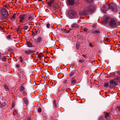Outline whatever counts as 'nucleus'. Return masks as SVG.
<instances>
[{
  "label": "nucleus",
  "mask_w": 120,
  "mask_h": 120,
  "mask_svg": "<svg viewBox=\"0 0 120 120\" xmlns=\"http://www.w3.org/2000/svg\"><path fill=\"white\" fill-rule=\"evenodd\" d=\"M83 61H82V60H79V62H83Z\"/></svg>",
  "instance_id": "50"
},
{
  "label": "nucleus",
  "mask_w": 120,
  "mask_h": 120,
  "mask_svg": "<svg viewBox=\"0 0 120 120\" xmlns=\"http://www.w3.org/2000/svg\"><path fill=\"white\" fill-rule=\"evenodd\" d=\"M67 80H65L63 82L64 83V84H66L67 83Z\"/></svg>",
  "instance_id": "36"
},
{
  "label": "nucleus",
  "mask_w": 120,
  "mask_h": 120,
  "mask_svg": "<svg viewBox=\"0 0 120 120\" xmlns=\"http://www.w3.org/2000/svg\"><path fill=\"white\" fill-rule=\"evenodd\" d=\"M111 18H110L107 17L105 16V17L102 22L103 24H106L108 22H109V20Z\"/></svg>",
  "instance_id": "9"
},
{
  "label": "nucleus",
  "mask_w": 120,
  "mask_h": 120,
  "mask_svg": "<svg viewBox=\"0 0 120 120\" xmlns=\"http://www.w3.org/2000/svg\"><path fill=\"white\" fill-rule=\"evenodd\" d=\"M35 32H36V33H37V32H38V30H36Z\"/></svg>",
  "instance_id": "55"
},
{
  "label": "nucleus",
  "mask_w": 120,
  "mask_h": 120,
  "mask_svg": "<svg viewBox=\"0 0 120 120\" xmlns=\"http://www.w3.org/2000/svg\"><path fill=\"white\" fill-rule=\"evenodd\" d=\"M24 52L27 55H29L31 54H34V51H31L30 50H29L28 51L26 50H24Z\"/></svg>",
  "instance_id": "11"
},
{
  "label": "nucleus",
  "mask_w": 120,
  "mask_h": 120,
  "mask_svg": "<svg viewBox=\"0 0 120 120\" xmlns=\"http://www.w3.org/2000/svg\"><path fill=\"white\" fill-rule=\"evenodd\" d=\"M89 45L90 46L92 47H93V46L92 45V44L91 43H89Z\"/></svg>",
  "instance_id": "37"
},
{
  "label": "nucleus",
  "mask_w": 120,
  "mask_h": 120,
  "mask_svg": "<svg viewBox=\"0 0 120 120\" xmlns=\"http://www.w3.org/2000/svg\"><path fill=\"white\" fill-rule=\"evenodd\" d=\"M61 30H66V29H61Z\"/></svg>",
  "instance_id": "54"
},
{
  "label": "nucleus",
  "mask_w": 120,
  "mask_h": 120,
  "mask_svg": "<svg viewBox=\"0 0 120 120\" xmlns=\"http://www.w3.org/2000/svg\"><path fill=\"white\" fill-rule=\"evenodd\" d=\"M106 40L108 42L109 41H110V39L109 38H107L106 39Z\"/></svg>",
  "instance_id": "43"
},
{
  "label": "nucleus",
  "mask_w": 120,
  "mask_h": 120,
  "mask_svg": "<svg viewBox=\"0 0 120 120\" xmlns=\"http://www.w3.org/2000/svg\"><path fill=\"white\" fill-rule=\"evenodd\" d=\"M88 2H92L93 1V0H86Z\"/></svg>",
  "instance_id": "40"
},
{
  "label": "nucleus",
  "mask_w": 120,
  "mask_h": 120,
  "mask_svg": "<svg viewBox=\"0 0 120 120\" xmlns=\"http://www.w3.org/2000/svg\"><path fill=\"white\" fill-rule=\"evenodd\" d=\"M1 29L3 30L4 29V27H1V26H0V29Z\"/></svg>",
  "instance_id": "42"
},
{
  "label": "nucleus",
  "mask_w": 120,
  "mask_h": 120,
  "mask_svg": "<svg viewBox=\"0 0 120 120\" xmlns=\"http://www.w3.org/2000/svg\"><path fill=\"white\" fill-rule=\"evenodd\" d=\"M8 39H11V37L10 35H9L7 37Z\"/></svg>",
  "instance_id": "34"
},
{
  "label": "nucleus",
  "mask_w": 120,
  "mask_h": 120,
  "mask_svg": "<svg viewBox=\"0 0 120 120\" xmlns=\"http://www.w3.org/2000/svg\"><path fill=\"white\" fill-rule=\"evenodd\" d=\"M71 82L72 84H74L76 82V80H73L71 81Z\"/></svg>",
  "instance_id": "28"
},
{
  "label": "nucleus",
  "mask_w": 120,
  "mask_h": 120,
  "mask_svg": "<svg viewBox=\"0 0 120 120\" xmlns=\"http://www.w3.org/2000/svg\"><path fill=\"white\" fill-rule=\"evenodd\" d=\"M109 8H110L114 12H115L117 11L116 6L114 4H108L105 5L102 8V10L104 12H106L107 10Z\"/></svg>",
  "instance_id": "1"
},
{
  "label": "nucleus",
  "mask_w": 120,
  "mask_h": 120,
  "mask_svg": "<svg viewBox=\"0 0 120 120\" xmlns=\"http://www.w3.org/2000/svg\"><path fill=\"white\" fill-rule=\"evenodd\" d=\"M119 75H120V74H119Z\"/></svg>",
  "instance_id": "59"
},
{
  "label": "nucleus",
  "mask_w": 120,
  "mask_h": 120,
  "mask_svg": "<svg viewBox=\"0 0 120 120\" xmlns=\"http://www.w3.org/2000/svg\"><path fill=\"white\" fill-rule=\"evenodd\" d=\"M38 111L39 112H41V108H39L38 109Z\"/></svg>",
  "instance_id": "33"
},
{
  "label": "nucleus",
  "mask_w": 120,
  "mask_h": 120,
  "mask_svg": "<svg viewBox=\"0 0 120 120\" xmlns=\"http://www.w3.org/2000/svg\"><path fill=\"white\" fill-rule=\"evenodd\" d=\"M35 42L39 43L41 42L42 41V38L40 36L37 38L35 40Z\"/></svg>",
  "instance_id": "15"
},
{
  "label": "nucleus",
  "mask_w": 120,
  "mask_h": 120,
  "mask_svg": "<svg viewBox=\"0 0 120 120\" xmlns=\"http://www.w3.org/2000/svg\"><path fill=\"white\" fill-rule=\"evenodd\" d=\"M13 106H14V105H13V104H12V106L13 107Z\"/></svg>",
  "instance_id": "57"
},
{
  "label": "nucleus",
  "mask_w": 120,
  "mask_h": 120,
  "mask_svg": "<svg viewBox=\"0 0 120 120\" xmlns=\"http://www.w3.org/2000/svg\"><path fill=\"white\" fill-rule=\"evenodd\" d=\"M19 58L20 59V60L22 59L21 56H20V57H19Z\"/></svg>",
  "instance_id": "45"
},
{
  "label": "nucleus",
  "mask_w": 120,
  "mask_h": 120,
  "mask_svg": "<svg viewBox=\"0 0 120 120\" xmlns=\"http://www.w3.org/2000/svg\"><path fill=\"white\" fill-rule=\"evenodd\" d=\"M28 15L27 14H23L19 16V18L20 19L19 22L21 23L23 22V20L27 22V17Z\"/></svg>",
  "instance_id": "6"
},
{
  "label": "nucleus",
  "mask_w": 120,
  "mask_h": 120,
  "mask_svg": "<svg viewBox=\"0 0 120 120\" xmlns=\"http://www.w3.org/2000/svg\"><path fill=\"white\" fill-rule=\"evenodd\" d=\"M4 106V105L3 104H2L1 103H0V107L2 108Z\"/></svg>",
  "instance_id": "30"
},
{
  "label": "nucleus",
  "mask_w": 120,
  "mask_h": 120,
  "mask_svg": "<svg viewBox=\"0 0 120 120\" xmlns=\"http://www.w3.org/2000/svg\"><path fill=\"white\" fill-rule=\"evenodd\" d=\"M63 32L66 34H68L69 32V30H62Z\"/></svg>",
  "instance_id": "23"
},
{
  "label": "nucleus",
  "mask_w": 120,
  "mask_h": 120,
  "mask_svg": "<svg viewBox=\"0 0 120 120\" xmlns=\"http://www.w3.org/2000/svg\"><path fill=\"white\" fill-rule=\"evenodd\" d=\"M17 31L18 32H21V30H17Z\"/></svg>",
  "instance_id": "52"
},
{
  "label": "nucleus",
  "mask_w": 120,
  "mask_h": 120,
  "mask_svg": "<svg viewBox=\"0 0 120 120\" xmlns=\"http://www.w3.org/2000/svg\"><path fill=\"white\" fill-rule=\"evenodd\" d=\"M28 26H25L23 27V29L24 30H26L28 29Z\"/></svg>",
  "instance_id": "27"
},
{
  "label": "nucleus",
  "mask_w": 120,
  "mask_h": 120,
  "mask_svg": "<svg viewBox=\"0 0 120 120\" xmlns=\"http://www.w3.org/2000/svg\"><path fill=\"white\" fill-rule=\"evenodd\" d=\"M119 32V33H120V31H119V32L117 31V32Z\"/></svg>",
  "instance_id": "58"
},
{
  "label": "nucleus",
  "mask_w": 120,
  "mask_h": 120,
  "mask_svg": "<svg viewBox=\"0 0 120 120\" xmlns=\"http://www.w3.org/2000/svg\"><path fill=\"white\" fill-rule=\"evenodd\" d=\"M109 24L112 27H114L117 26V23L116 20L114 18H111L109 20Z\"/></svg>",
  "instance_id": "4"
},
{
  "label": "nucleus",
  "mask_w": 120,
  "mask_h": 120,
  "mask_svg": "<svg viewBox=\"0 0 120 120\" xmlns=\"http://www.w3.org/2000/svg\"><path fill=\"white\" fill-rule=\"evenodd\" d=\"M34 19V16L33 15L31 14L27 17V22L31 20Z\"/></svg>",
  "instance_id": "13"
},
{
  "label": "nucleus",
  "mask_w": 120,
  "mask_h": 120,
  "mask_svg": "<svg viewBox=\"0 0 120 120\" xmlns=\"http://www.w3.org/2000/svg\"><path fill=\"white\" fill-rule=\"evenodd\" d=\"M68 13L69 15L72 17H75L76 15V12L74 10L72 9H70L68 11Z\"/></svg>",
  "instance_id": "7"
},
{
  "label": "nucleus",
  "mask_w": 120,
  "mask_h": 120,
  "mask_svg": "<svg viewBox=\"0 0 120 120\" xmlns=\"http://www.w3.org/2000/svg\"><path fill=\"white\" fill-rule=\"evenodd\" d=\"M32 35H34V34H35V33H34V32H33V31H32Z\"/></svg>",
  "instance_id": "48"
},
{
  "label": "nucleus",
  "mask_w": 120,
  "mask_h": 120,
  "mask_svg": "<svg viewBox=\"0 0 120 120\" xmlns=\"http://www.w3.org/2000/svg\"><path fill=\"white\" fill-rule=\"evenodd\" d=\"M94 9L95 7L93 5H89L84 10L80 11L79 12V15H85L89 14L90 13L92 12Z\"/></svg>",
  "instance_id": "2"
},
{
  "label": "nucleus",
  "mask_w": 120,
  "mask_h": 120,
  "mask_svg": "<svg viewBox=\"0 0 120 120\" xmlns=\"http://www.w3.org/2000/svg\"><path fill=\"white\" fill-rule=\"evenodd\" d=\"M117 108L118 109V112H120V105L117 106Z\"/></svg>",
  "instance_id": "31"
},
{
  "label": "nucleus",
  "mask_w": 120,
  "mask_h": 120,
  "mask_svg": "<svg viewBox=\"0 0 120 120\" xmlns=\"http://www.w3.org/2000/svg\"><path fill=\"white\" fill-rule=\"evenodd\" d=\"M93 34H95L97 33H100V32L98 30H92V32Z\"/></svg>",
  "instance_id": "22"
},
{
  "label": "nucleus",
  "mask_w": 120,
  "mask_h": 120,
  "mask_svg": "<svg viewBox=\"0 0 120 120\" xmlns=\"http://www.w3.org/2000/svg\"><path fill=\"white\" fill-rule=\"evenodd\" d=\"M55 105L54 107L55 108H56L57 107V106L56 104H54Z\"/></svg>",
  "instance_id": "44"
},
{
  "label": "nucleus",
  "mask_w": 120,
  "mask_h": 120,
  "mask_svg": "<svg viewBox=\"0 0 120 120\" xmlns=\"http://www.w3.org/2000/svg\"><path fill=\"white\" fill-rule=\"evenodd\" d=\"M104 117L107 120H109L110 119V115L109 113L106 112L105 114Z\"/></svg>",
  "instance_id": "12"
},
{
  "label": "nucleus",
  "mask_w": 120,
  "mask_h": 120,
  "mask_svg": "<svg viewBox=\"0 0 120 120\" xmlns=\"http://www.w3.org/2000/svg\"><path fill=\"white\" fill-rule=\"evenodd\" d=\"M27 44L28 47H30L32 46V44L29 41L27 43Z\"/></svg>",
  "instance_id": "21"
},
{
  "label": "nucleus",
  "mask_w": 120,
  "mask_h": 120,
  "mask_svg": "<svg viewBox=\"0 0 120 120\" xmlns=\"http://www.w3.org/2000/svg\"><path fill=\"white\" fill-rule=\"evenodd\" d=\"M79 26H78V24H73L72 25V28H70L69 29V30H71L74 29H79L77 28H79Z\"/></svg>",
  "instance_id": "10"
},
{
  "label": "nucleus",
  "mask_w": 120,
  "mask_h": 120,
  "mask_svg": "<svg viewBox=\"0 0 120 120\" xmlns=\"http://www.w3.org/2000/svg\"><path fill=\"white\" fill-rule=\"evenodd\" d=\"M80 42H77L76 43V49H78L79 48L80 46Z\"/></svg>",
  "instance_id": "19"
},
{
  "label": "nucleus",
  "mask_w": 120,
  "mask_h": 120,
  "mask_svg": "<svg viewBox=\"0 0 120 120\" xmlns=\"http://www.w3.org/2000/svg\"><path fill=\"white\" fill-rule=\"evenodd\" d=\"M104 116H101L100 117L99 120H104Z\"/></svg>",
  "instance_id": "25"
},
{
  "label": "nucleus",
  "mask_w": 120,
  "mask_h": 120,
  "mask_svg": "<svg viewBox=\"0 0 120 120\" xmlns=\"http://www.w3.org/2000/svg\"><path fill=\"white\" fill-rule=\"evenodd\" d=\"M10 15L8 8L6 7L3 8L1 11V17L3 19H8V16Z\"/></svg>",
  "instance_id": "3"
},
{
  "label": "nucleus",
  "mask_w": 120,
  "mask_h": 120,
  "mask_svg": "<svg viewBox=\"0 0 120 120\" xmlns=\"http://www.w3.org/2000/svg\"><path fill=\"white\" fill-rule=\"evenodd\" d=\"M54 101V104H55V102H56V101H55V100H54V101Z\"/></svg>",
  "instance_id": "47"
},
{
  "label": "nucleus",
  "mask_w": 120,
  "mask_h": 120,
  "mask_svg": "<svg viewBox=\"0 0 120 120\" xmlns=\"http://www.w3.org/2000/svg\"><path fill=\"white\" fill-rule=\"evenodd\" d=\"M74 72H73V71L71 72L70 74L69 75V76L71 77L74 74Z\"/></svg>",
  "instance_id": "29"
},
{
  "label": "nucleus",
  "mask_w": 120,
  "mask_h": 120,
  "mask_svg": "<svg viewBox=\"0 0 120 120\" xmlns=\"http://www.w3.org/2000/svg\"><path fill=\"white\" fill-rule=\"evenodd\" d=\"M50 26V25L49 23H48L46 24V27L47 28H49Z\"/></svg>",
  "instance_id": "32"
},
{
  "label": "nucleus",
  "mask_w": 120,
  "mask_h": 120,
  "mask_svg": "<svg viewBox=\"0 0 120 120\" xmlns=\"http://www.w3.org/2000/svg\"><path fill=\"white\" fill-rule=\"evenodd\" d=\"M16 67L17 68H19L20 67V65L19 64H17L16 65Z\"/></svg>",
  "instance_id": "38"
},
{
  "label": "nucleus",
  "mask_w": 120,
  "mask_h": 120,
  "mask_svg": "<svg viewBox=\"0 0 120 120\" xmlns=\"http://www.w3.org/2000/svg\"><path fill=\"white\" fill-rule=\"evenodd\" d=\"M110 86H109V83L107 82L104 83V86L105 87L108 88L109 87L110 88H111V86L112 84H113L115 85H116L118 84L117 82H114V80L112 79L110 81Z\"/></svg>",
  "instance_id": "5"
},
{
  "label": "nucleus",
  "mask_w": 120,
  "mask_h": 120,
  "mask_svg": "<svg viewBox=\"0 0 120 120\" xmlns=\"http://www.w3.org/2000/svg\"><path fill=\"white\" fill-rule=\"evenodd\" d=\"M25 88L23 86H21L19 88V91L20 92H22V93L24 96H26L27 95V94L26 91L25 90Z\"/></svg>",
  "instance_id": "8"
},
{
  "label": "nucleus",
  "mask_w": 120,
  "mask_h": 120,
  "mask_svg": "<svg viewBox=\"0 0 120 120\" xmlns=\"http://www.w3.org/2000/svg\"><path fill=\"white\" fill-rule=\"evenodd\" d=\"M23 62V59H21L20 60V62Z\"/></svg>",
  "instance_id": "41"
},
{
  "label": "nucleus",
  "mask_w": 120,
  "mask_h": 120,
  "mask_svg": "<svg viewBox=\"0 0 120 120\" xmlns=\"http://www.w3.org/2000/svg\"><path fill=\"white\" fill-rule=\"evenodd\" d=\"M23 100L25 103L26 105H27L28 104V99L26 98H23Z\"/></svg>",
  "instance_id": "17"
},
{
  "label": "nucleus",
  "mask_w": 120,
  "mask_h": 120,
  "mask_svg": "<svg viewBox=\"0 0 120 120\" xmlns=\"http://www.w3.org/2000/svg\"><path fill=\"white\" fill-rule=\"evenodd\" d=\"M8 52H12L13 51V49L11 48H9L8 49Z\"/></svg>",
  "instance_id": "26"
},
{
  "label": "nucleus",
  "mask_w": 120,
  "mask_h": 120,
  "mask_svg": "<svg viewBox=\"0 0 120 120\" xmlns=\"http://www.w3.org/2000/svg\"><path fill=\"white\" fill-rule=\"evenodd\" d=\"M4 87L5 88V89H8V87L6 85H4Z\"/></svg>",
  "instance_id": "39"
},
{
  "label": "nucleus",
  "mask_w": 120,
  "mask_h": 120,
  "mask_svg": "<svg viewBox=\"0 0 120 120\" xmlns=\"http://www.w3.org/2000/svg\"><path fill=\"white\" fill-rule=\"evenodd\" d=\"M27 120H31V119L30 118H28V119H27Z\"/></svg>",
  "instance_id": "53"
},
{
  "label": "nucleus",
  "mask_w": 120,
  "mask_h": 120,
  "mask_svg": "<svg viewBox=\"0 0 120 120\" xmlns=\"http://www.w3.org/2000/svg\"><path fill=\"white\" fill-rule=\"evenodd\" d=\"M87 29L86 28H84L83 29V30H87Z\"/></svg>",
  "instance_id": "46"
},
{
  "label": "nucleus",
  "mask_w": 120,
  "mask_h": 120,
  "mask_svg": "<svg viewBox=\"0 0 120 120\" xmlns=\"http://www.w3.org/2000/svg\"><path fill=\"white\" fill-rule=\"evenodd\" d=\"M16 14L15 13H14L13 16L11 17V19H17V18L16 17Z\"/></svg>",
  "instance_id": "20"
},
{
  "label": "nucleus",
  "mask_w": 120,
  "mask_h": 120,
  "mask_svg": "<svg viewBox=\"0 0 120 120\" xmlns=\"http://www.w3.org/2000/svg\"><path fill=\"white\" fill-rule=\"evenodd\" d=\"M2 57L0 56V59H2Z\"/></svg>",
  "instance_id": "51"
},
{
  "label": "nucleus",
  "mask_w": 120,
  "mask_h": 120,
  "mask_svg": "<svg viewBox=\"0 0 120 120\" xmlns=\"http://www.w3.org/2000/svg\"><path fill=\"white\" fill-rule=\"evenodd\" d=\"M68 3L70 5H72L74 4V0H68Z\"/></svg>",
  "instance_id": "16"
},
{
  "label": "nucleus",
  "mask_w": 120,
  "mask_h": 120,
  "mask_svg": "<svg viewBox=\"0 0 120 120\" xmlns=\"http://www.w3.org/2000/svg\"><path fill=\"white\" fill-rule=\"evenodd\" d=\"M83 57L85 58L86 56L85 55H82V56Z\"/></svg>",
  "instance_id": "49"
},
{
  "label": "nucleus",
  "mask_w": 120,
  "mask_h": 120,
  "mask_svg": "<svg viewBox=\"0 0 120 120\" xmlns=\"http://www.w3.org/2000/svg\"><path fill=\"white\" fill-rule=\"evenodd\" d=\"M38 56L39 58L41 57H42V54L41 53H39L38 55Z\"/></svg>",
  "instance_id": "35"
},
{
  "label": "nucleus",
  "mask_w": 120,
  "mask_h": 120,
  "mask_svg": "<svg viewBox=\"0 0 120 120\" xmlns=\"http://www.w3.org/2000/svg\"><path fill=\"white\" fill-rule=\"evenodd\" d=\"M116 33H113V34H116Z\"/></svg>",
  "instance_id": "56"
},
{
  "label": "nucleus",
  "mask_w": 120,
  "mask_h": 120,
  "mask_svg": "<svg viewBox=\"0 0 120 120\" xmlns=\"http://www.w3.org/2000/svg\"><path fill=\"white\" fill-rule=\"evenodd\" d=\"M113 80L115 82H119L120 81V77L119 76L115 77L114 79Z\"/></svg>",
  "instance_id": "14"
},
{
  "label": "nucleus",
  "mask_w": 120,
  "mask_h": 120,
  "mask_svg": "<svg viewBox=\"0 0 120 120\" xmlns=\"http://www.w3.org/2000/svg\"><path fill=\"white\" fill-rule=\"evenodd\" d=\"M2 59L3 60V61H6V60L7 58H6V57L4 56H3L2 57Z\"/></svg>",
  "instance_id": "24"
},
{
  "label": "nucleus",
  "mask_w": 120,
  "mask_h": 120,
  "mask_svg": "<svg viewBox=\"0 0 120 120\" xmlns=\"http://www.w3.org/2000/svg\"><path fill=\"white\" fill-rule=\"evenodd\" d=\"M54 2V0H51L48 3V4L49 6L51 7V5Z\"/></svg>",
  "instance_id": "18"
}]
</instances>
